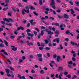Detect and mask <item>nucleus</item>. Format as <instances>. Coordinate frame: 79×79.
<instances>
[{
    "mask_svg": "<svg viewBox=\"0 0 79 79\" xmlns=\"http://www.w3.org/2000/svg\"><path fill=\"white\" fill-rule=\"evenodd\" d=\"M66 77L69 78V79H70V78H71V75L70 74L67 75Z\"/></svg>",
    "mask_w": 79,
    "mask_h": 79,
    "instance_id": "nucleus-22",
    "label": "nucleus"
},
{
    "mask_svg": "<svg viewBox=\"0 0 79 79\" xmlns=\"http://www.w3.org/2000/svg\"><path fill=\"white\" fill-rule=\"evenodd\" d=\"M7 61H8V62H9V64H11V61H10V59H7Z\"/></svg>",
    "mask_w": 79,
    "mask_h": 79,
    "instance_id": "nucleus-59",
    "label": "nucleus"
},
{
    "mask_svg": "<svg viewBox=\"0 0 79 79\" xmlns=\"http://www.w3.org/2000/svg\"><path fill=\"white\" fill-rule=\"evenodd\" d=\"M58 71H63V68L61 66H60L58 68Z\"/></svg>",
    "mask_w": 79,
    "mask_h": 79,
    "instance_id": "nucleus-11",
    "label": "nucleus"
},
{
    "mask_svg": "<svg viewBox=\"0 0 79 79\" xmlns=\"http://www.w3.org/2000/svg\"><path fill=\"white\" fill-rule=\"evenodd\" d=\"M24 29V27H19L17 28V30L18 31H19V30H23Z\"/></svg>",
    "mask_w": 79,
    "mask_h": 79,
    "instance_id": "nucleus-8",
    "label": "nucleus"
},
{
    "mask_svg": "<svg viewBox=\"0 0 79 79\" xmlns=\"http://www.w3.org/2000/svg\"><path fill=\"white\" fill-rule=\"evenodd\" d=\"M59 47H58L57 48V49L58 50H63V46H62V44H60L59 45Z\"/></svg>",
    "mask_w": 79,
    "mask_h": 79,
    "instance_id": "nucleus-10",
    "label": "nucleus"
},
{
    "mask_svg": "<svg viewBox=\"0 0 79 79\" xmlns=\"http://www.w3.org/2000/svg\"><path fill=\"white\" fill-rule=\"evenodd\" d=\"M56 11L57 12V13H61V10H56Z\"/></svg>",
    "mask_w": 79,
    "mask_h": 79,
    "instance_id": "nucleus-64",
    "label": "nucleus"
},
{
    "mask_svg": "<svg viewBox=\"0 0 79 79\" xmlns=\"http://www.w3.org/2000/svg\"><path fill=\"white\" fill-rule=\"evenodd\" d=\"M26 42L27 45H28V46H30V43H29V41H27Z\"/></svg>",
    "mask_w": 79,
    "mask_h": 79,
    "instance_id": "nucleus-45",
    "label": "nucleus"
},
{
    "mask_svg": "<svg viewBox=\"0 0 79 79\" xmlns=\"http://www.w3.org/2000/svg\"><path fill=\"white\" fill-rule=\"evenodd\" d=\"M7 15L10 16H11V13L9 12L7 14Z\"/></svg>",
    "mask_w": 79,
    "mask_h": 79,
    "instance_id": "nucleus-54",
    "label": "nucleus"
},
{
    "mask_svg": "<svg viewBox=\"0 0 79 79\" xmlns=\"http://www.w3.org/2000/svg\"><path fill=\"white\" fill-rule=\"evenodd\" d=\"M5 52V51L4 49L1 50L0 51V52H3L4 55H6L8 56V54H7V52Z\"/></svg>",
    "mask_w": 79,
    "mask_h": 79,
    "instance_id": "nucleus-5",
    "label": "nucleus"
},
{
    "mask_svg": "<svg viewBox=\"0 0 79 79\" xmlns=\"http://www.w3.org/2000/svg\"><path fill=\"white\" fill-rule=\"evenodd\" d=\"M40 74H44L45 72H44V71L43 69L41 70L40 71Z\"/></svg>",
    "mask_w": 79,
    "mask_h": 79,
    "instance_id": "nucleus-21",
    "label": "nucleus"
},
{
    "mask_svg": "<svg viewBox=\"0 0 79 79\" xmlns=\"http://www.w3.org/2000/svg\"><path fill=\"white\" fill-rule=\"evenodd\" d=\"M77 77V76H76V75H74L71 79H74L75 78H76Z\"/></svg>",
    "mask_w": 79,
    "mask_h": 79,
    "instance_id": "nucleus-55",
    "label": "nucleus"
},
{
    "mask_svg": "<svg viewBox=\"0 0 79 79\" xmlns=\"http://www.w3.org/2000/svg\"><path fill=\"white\" fill-rule=\"evenodd\" d=\"M49 19H50V20L53 21V20H55V18L52 17H50L49 18Z\"/></svg>",
    "mask_w": 79,
    "mask_h": 79,
    "instance_id": "nucleus-24",
    "label": "nucleus"
},
{
    "mask_svg": "<svg viewBox=\"0 0 79 79\" xmlns=\"http://www.w3.org/2000/svg\"><path fill=\"white\" fill-rule=\"evenodd\" d=\"M39 4L40 5H42V4H43V2H42V0H40L39 1Z\"/></svg>",
    "mask_w": 79,
    "mask_h": 79,
    "instance_id": "nucleus-18",
    "label": "nucleus"
},
{
    "mask_svg": "<svg viewBox=\"0 0 79 79\" xmlns=\"http://www.w3.org/2000/svg\"><path fill=\"white\" fill-rule=\"evenodd\" d=\"M0 74L2 75V76H3V74H4V72L3 71H1L0 72Z\"/></svg>",
    "mask_w": 79,
    "mask_h": 79,
    "instance_id": "nucleus-52",
    "label": "nucleus"
},
{
    "mask_svg": "<svg viewBox=\"0 0 79 79\" xmlns=\"http://www.w3.org/2000/svg\"><path fill=\"white\" fill-rule=\"evenodd\" d=\"M44 41H45V44H48V42H49L48 40L47 39L44 40Z\"/></svg>",
    "mask_w": 79,
    "mask_h": 79,
    "instance_id": "nucleus-19",
    "label": "nucleus"
},
{
    "mask_svg": "<svg viewBox=\"0 0 79 79\" xmlns=\"http://www.w3.org/2000/svg\"><path fill=\"white\" fill-rule=\"evenodd\" d=\"M18 5H19V7H20V8H23V6L21 3H18Z\"/></svg>",
    "mask_w": 79,
    "mask_h": 79,
    "instance_id": "nucleus-20",
    "label": "nucleus"
},
{
    "mask_svg": "<svg viewBox=\"0 0 79 79\" xmlns=\"http://www.w3.org/2000/svg\"><path fill=\"white\" fill-rule=\"evenodd\" d=\"M4 42H5L6 45L7 46V47H8L9 46H8V42H7V41H6V40H4Z\"/></svg>",
    "mask_w": 79,
    "mask_h": 79,
    "instance_id": "nucleus-33",
    "label": "nucleus"
},
{
    "mask_svg": "<svg viewBox=\"0 0 79 79\" xmlns=\"http://www.w3.org/2000/svg\"><path fill=\"white\" fill-rule=\"evenodd\" d=\"M0 47H3V48H5V46L3 45V44L1 43L0 44Z\"/></svg>",
    "mask_w": 79,
    "mask_h": 79,
    "instance_id": "nucleus-32",
    "label": "nucleus"
},
{
    "mask_svg": "<svg viewBox=\"0 0 79 79\" xmlns=\"http://www.w3.org/2000/svg\"><path fill=\"white\" fill-rule=\"evenodd\" d=\"M66 34H69L70 33V31L69 30H67L65 32Z\"/></svg>",
    "mask_w": 79,
    "mask_h": 79,
    "instance_id": "nucleus-29",
    "label": "nucleus"
},
{
    "mask_svg": "<svg viewBox=\"0 0 79 79\" xmlns=\"http://www.w3.org/2000/svg\"><path fill=\"white\" fill-rule=\"evenodd\" d=\"M55 34H60V31H56V32H55Z\"/></svg>",
    "mask_w": 79,
    "mask_h": 79,
    "instance_id": "nucleus-44",
    "label": "nucleus"
},
{
    "mask_svg": "<svg viewBox=\"0 0 79 79\" xmlns=\"http://www.w3.org/2000/svg\"><path fill=\"white\" fill-rule=\"evenodd\" d=\"M1 24H3V25H5V22L4 21H1Z\"/></svg>",
    "mask_w": 79,
    "mask_h": 79,
    "instance_id": "nucleus-63",
    "label": "nucleus"
},
{
    "mask_svg": "<svg viewBox=\"0 0 79 79\" xmlns=\"http://www.w3.org/2000/svg\"><path fill=\"white\" fill-rule=\"evenodd\" d=\"M56 60L57 62H60V60H61V57L59 56H57Z\"/></svg>",
    "mask_w": 79,
    "mask_h": 79,
    "instance_id": "nucleus-9",
    "label": "nucleus"
},
{
    "mask_svg": "<svg viewBox=\"0 0 79 79\" xmlns=\"http://www.w3.org/2000/svg\"><path fill=\"white\" fill-rule=\"evenodd\" d=\"M31 25L32 26L33 25H35L36 24V22H31V23H30Z\"/></svg>",
    "mask_w": 79,
    "mask_h": 79,
    "instance_id": "nucleus-26",
    "label": "nucleus"
},
{
    "mask_svg": "<svg viewBox=\"0 0 79 79\" xmlns=\"http://www.w3.org/2000/svg\"><path fill=\"white\" fill-rule=\"evenodd\" d=\"M64 18L65 19H68L69 18V15L67 14H64Z\"/></svg>",
    "mask_w": 79,
    "mask_h": 79,
    "instance_id": "nucleus-6",
    "label": "nucleus"
},
{
    "mask_svg": "<svg viewBox=\"0 0 79 79\" xmlns=\"http://www.w3.org/2000/svg\"><path fill=\"white\" fill-rule=\"evenodd\" d=\"M11 8H12L13 11L15 12V13H16V10H15V8L13 7H11Z\"/></svg>",
    "mask_w": 79,
    "mask_h": 79,
    "instance_id": "nucleus-25",
    "label": "nucleus"
},
{
    "mask_svg": "<svg viewBox=\"0 0 79 79\" xmlns=\"http://www.w3.org/2000/svg\"><path fill=\"white\" fill-rule=\"evenodd\" d=\"M37 55L38 57H42V54H38Z\"/></svg>",
    "mask_w": 79,
    "mask_h": 79,
    "instance_id": "nucleus-35",
    "label": "nucleus"
},
{
    "mask_svg": "<svg viewBox=\"0 0 79 79\" xmlns=\"http://www.w3.org/2000/svg\"><path fill=\"white\" fill-rule=\"evenodd\" d=\"M30 9L32 10H35V8L33 6H31L30 7Z\"/></svg>",
    "mask_w": 79,
    "mask_h": 79,
    "instance_id": "nucleus-40",
    "label": "nucleus"
},
{
    "mask_svg": "<svg viewBox=\"0 0 79 79\" xmlns=\"http://www.w3.org/2000/svg\"><path fill=\"white\" fill-rule=\"evenodd\" d=\"M72 59L73 61H75L76 60V59L74 57H72Z\"/></svg>",
    "mask_w": 79,
    "mask_h": 79,
    "instance_id": "nucleus-60",
    "label": "nucleus"
},
{
    "mask_svg": "<svg viewBox=\"0 0 79 79\" xmlns=\"http://www.w3.org/2000/svg\"><path fill=\"white\" fill-rule=\"evenodd\" d=\"M44 49L46 50V51H48L50 50V48H48V47H46L44 48Z\"/></svg>",
    "mask_w": 79,
    "mask_h": 79,
    "instance_id": "nucleus-15",
    "label": "nucleus"
},
{
    "mask_svg": "<svg viewBox=\"0 0 79 79\" xmlns=\"http://www.w3.org/2000/svg\"><path fill=\"white\" fill-rule=\"evenodd\" d=\"M33 13L35 15V16H38V14L37 13H36V12L35 11H34L33 12Z\"/></svg>",
    "mask_w": 79,
    "mask_h": 79,
    "instance_id": "nucleus-49",
    "label": "nucleus"
},
{
    "mask_svg": "<svg viewBox=\"0 0 79 79\" xmlns=\"http://www.w3.org/2000/svg\"><path fill=\"white\" fill-rule=\"evenodd\" d=\"M38 60L40 61H43V59L42 57L39 58Z\"/></svg>",
    "mask_w": 79,
    "mask_h": 79,
    "instance_id": "nucleus-38",
    "label": "nucleus"
},
{
    "mask_svg": "<svg viewBox=\"0 0 79 79\" xmlns=\"http://www.w3.org/2000/svg\"><path fill=\"white\" fill-rule=\"evenodd\" d=\"M33 32L35 35L36 36L37 35V32L35 31H33Z\"/></svg>",
    "mask_w": 79,
    "mask_h": 79,
    "instance_id": "nucleus-27",
    "label": "nucleus"
},
{
    "mask_svg": "<svg viewBox=\"0 0 79 79\" xmlns=\"http://www.w3.org/2000/svg\"><path fill=\"white\" fill-rule=\"evenodd\" d=\"M27 34L29 37H31V41H34V39H33V36H34V34H31L29 32H27Z\"/></svg>",
    "mask_w": 79,
    "mask_h": 79,
    "instance_id": "nucleus-2",
    "label": "nucleus"
},
{
    "mask_svg": "<svg viewBox=\"0 0 79 79\" xmlns=\"http://www.w3.org/2000/svg\"><path fill=\"white\" fill-rule=\"evenodd\" d=\"M69 2L70 4L71 5H73V2H71V1H69Z\"/></svg>",
    "mask_w": 79,
    "mask_h": 79,
    "instance_id": "nucleus-61",
    "label": "nucleus"
},
{
    "mask_svg": "<svg viewBox=\"0 0 79 79\" xmlns=\"http://www.w3.org/2000/svg\"><path fill=\"white\" fill-rule=\"evenodd\" d=\"M12 50H13V51H15V52H16V51L18 50V48L17 47L15 48H12Z\"/></svg>",
    "mask_w": 79,
    "mask_h": 79,
    "instance_id": "nucleus-23",
    "label": "nucleus"
},
{
    "mask_svg": "<svg viewBox=\"0 0 79 79\" xmlns=\"http://www.w3.org/2000/svg\"><path fill=\"white\" fill-rule=\"evenodd\" d=\"M70 11H71V15H73L74 14V10H73V9H70Z\"/></svg>",
    "mask_w": 79,
    "mask_h": 79,
    "instance_id": "nucleus-16",
    "label": "nucleus"
},
{
    "mask_svg": "<svg viewBox=\"0 0 79 79\" xmlns=\"http://www.w3.org/2000/svg\"><path fill=\"white\" fill-rule=\"evenodd\" d=\"M48 35H52V34H53V32L50 31H48Z\"/></svg>",
    "mask_w": 79,
    "mask_h": 79,
    "instance_id": "nucleus-13",
    "label": "nucleus"
},
{
    "mask_svg": "<svg viewBox=\"0 0 79 79\" xmlns=\"http://www.w3.org/2000/svg\"><path fill=\"white\" fill-rule=\"evenodd\" d=\"M6 26H12V24H11V23H6Z\"/></svg>",
    "mask_w": 79,
    "mask_h": 79,
    "instance_id": "nucleus-31",
    "label": "nucleus"
},
{
    "mask_svg": "<svg viewBox=\"0 0 79 79\" xmlns=\"http://www.w3.org/2000/svg\"><path fill=\"white\" fill-rule=\"evenodd\" d=\"M8 9V7H7L6 8H5L3 9V11H6V10H7Z\"/></svg>",
    "mask_w": 79,
    "mask_h": 79,
    "instance_id": "nucleus-47",
    "label": "nucleus"
},
{
    "mask_svg": "<svg viewBox=\"0 0 79 79\" xmlns=\"http://www.w3.org/2000/svg\"><path fill=\"white\" fill-rule=\"evenodd\" d=\"M58 18L59 19H61L62 18V16L60 15H59L57 16Z\"/></svg>",
    "mask_w": 79,
    "mask_h": 79,
    "instance_id": "nucleus-43",
    "label": "nucleus"
},
{
    "mask_svg": "<svg viewBox=\"0 0 79 79\" xmlns=\"http://www.w3.org/2000/svg\"><path fill=\"white\" fill-rule=\"evenodd\" d=\"M29 57L30 58H32H32H34V56H33L32 55H30L29 56Z\"/></svg>",
    "mask_w": 79,
    "mask_h": 79,
    "instance_id": "nucleus-46",
    "label": "nucleus"
},
{
    "mask_svg": "<svg viewBox=\"0 0 79 79\" xmlns=\"http://www.w3.org/2000/svg\"><path fill=\"white\" fill-rule=\"evenodd\" d=\"M53 41L54 42L56 41L57 43V44H59L60 42V38H56L54 40H53Z\"/></svg>",
    "mask_w": 79,
    "mask_h": 79,
    "instance_id": "nucleus-4",
    "label": "nucleus"
},
{
    "mask_svg": "<svg viewBox=\"0 0 79 79\" xmlns=\"http://www.w3.org/2000/svg\"><path fill=\"white\" fill-rule=\"evenodd\" d=\"M50 6H52V8L54 10L56 9V7H55V1L54 0H51V3L50 4Z\"/></svg>",
    "mask_w": 79,
    "mask_h": 79,
    "instance_id": "nucleus-1",
    "label": "nucleus"
},
{
    "mask_svg": "<svg viewBox=\"0 0 79 79\" xmlns=\"http://www.w3.org/2000/svg\"><path fill=\"white\" fill-rule=\"evenodd\" d=\"M6 71V73H7V74H9V73H10V70L8 69H5Z\"/></svg>",
    "mask_w": 79,
    "mask_h": 79,
    "instance_id": "nucleus-17",
    "label": "nucleus"
},
{
    "mask_svg": "<svg viewBox=\"0 0 79 79\" xmlns=\"http://www.w3.org/2000/svg\"><path fill=\"white\" fill-rule=\"evenodd\" d=\"M70 43H71V44H72V46H73L74 45H76V43H75L73 41H71V42H70Z\"/></svg>",
    "mask_w": 79,
    "mask_h": 79,
    "instance_id": "nucleus-28",
    "label": "nucleus"
},
{
    "mask_svg": "<svg viewBox=\"0 0 79 79\" xmlns=\"http://www.w3.org/2000/svg\"><path fill=\"white\" fill-rule=\"evenodd\" d=\"M52 26H60V24L58 23H52Z\"/></svg>",
    "mask_w": 79,
    "mask_h": 79,
    "instance_id": "nucleus-7",
    "label": "nucleus"
},
{
    "mask_svg": "<svg viewBox=\"0 0 79 79\" xmlns=\"http://www.w3.org/2000/svg\"><path fill=\"white\" fill-rule=\"evenodd\" d=\"M23 60H22V59H20L19 60V63H22V62H23Z\"/></svg>",
    "mask_w": 79,
    "mask_h": 79,
    "instance_id": "nucleus-39",
    "label": "nucleus"
},
{
    "mask_svg": "<svg viewBox=\"0 0 79 79\" xmlns=\"http://www.w3.org/2000/svg\"><path fill=\"white\" fill-rule=\"evenodd\" d=\"M64 75H67L68 74V73L67 72L65 71L64 72Z\"/></svg>",
    "mask_w": 79,
    "mask_h": 79,
    "instance_id": "nucleus-57",
    "label": "nucleus"
},
{
    "mask_svg": "<svg viewBox=\"0 0 79 79\" xmlns=\"http://www.w3.org/2000/svg\"><path fill=\"white\" fill-rule=\"evenodd\" d=\"M44 34V32L43 31H41L40 35L42 36H43Z\"/></svg>",
    "mask_w": 79,
    "mask_h": 79,
    "instance_id": "nucleus-50",
    "label": "nucleus"
},
{
    "mask_svg": "<svg viewBox=\"0 0 79 79\" xmlns=\"http://www.w3.org/2000/svg\"><path fill=\"white\" fill-rule=\"evenodd\" d=\"M75 4L77 6H79V2L75 1Z\"/></svg>",
    "mask_w": 79,
    "mask_h": 79,
    "instance_id": "nucleus-30",
    "label": "nucleus"
},
{
    "mask_svg": "<svg viewBox=\"0 0 79 79\" xmlns=\"http://www.w3.org/2000/svg\"><path fill=\"white\" fill-rule=\"evenodd\" d=\"M5 2L6 3H8L10 2V1L9 0H6Z\"/></svg>",
    "mask_w": 79,
    "mask_h": 79,
    "instance_id": "nucleus-56",
    "label": "nucleus"
},
{
    "mask_svg": "<svg viewBox=\"0 0 79 79\" xmlns=\"http://www.w3.org/2000/svg\"><path fill=\"white\" fill-rule=\"evenodd\" d=\"M22 36H18V38L19 39H21L22 37L24 38H25V35H24V33H22Z\"/></svg>",
    "mask_w": 79,
    "mask_h": 79,
    "instance_id": "nucleus-3",
    "label": "nucleus"
},
{
    "mask_svg": "<svg viewBox=\"0 0 79 79\" xmlns=\"http://www.w3.org/2000/svg\"><path fill=\"white\" fill-rule=\"evenodd\" d=\"M62 25H60V30H62V31H64V28H63L62 27Z\"/></svg>",
    "mask_w": 79,
    "mask_h": 79,
    "instance_id": "nucleus-34",
    "label": "nucleus"
},
{
    "mask_svg": "<svg viewBox=\"0 0 79 79\" xmlns=\"http://www.w3.org/2000/svg\"><path fill=\"white\" fill-rule=\"evenodd\" d=\"M30 26H31V24H30V23H28L27 24V27H30Z\"/></svg>",
    "mask_w": 79,
    "mask_h": 79,
    "instance_id": "nucleus-51",
    "label": "nucleus"
},
{
    "mask_svg": "<svg viewBox=\"0 0 79 79\" xmlns=\"http://www.w3.org/2000/svg\"><path fill=\"white\" fill-rule=\"evenodd\" d=\"M68 64H73V61H69Z\"/></svg>",
    "mask_w": 79,
    "mask_h": 79,
    "instance_id": "nucleus-48",
    "label": "nucleus"
},
{
    "mask_svg": "<svg viewBox=\"0 0 79 79\" xmlns=\"http://www.w3.org/2000/svg\"><path fill=\"white\" fill-rule=\"evenodd\" d=\"M9 22H10H10H11L12 23H14V19H12L11 18H9Z\"/></svg>",
    "mask_w": 79,
    "mask_h": 79,
    "instance_id": "nucleus-14",
    "label": "nucleus"
},
{
    "mask_svg": "<svg viewBox=\"0 0 79 79\" xmlns=\"http://www.w3.org/2000/svg\"><path fill=\"white\" fill-rule=\"evenodd\" d=\"M46 6H44L42 7V8L44 10H45V8H46Z\"/></svg>",
    "mask_w": 79,
    "mask_h": 79,
    "instance_id": "nucleus-53",
    "label": "nucleus"
},
{
    "mask_svg": "<svg viewBox=\"0 0 79 79\" xmlns=\"http://www.w3.org/2000/svg\"><path fill=\"white\" fill-rule=\"evenodd\" d=\"M57 57V56L56 55V54H55L53 55V58H54V59H56Z\"/></svg>",
    "mask_w": 79,
    "mask_h": 79,
    "instance_id": "nucleus-37",
    "label": "nucleus"
},
{
    "mask_svg": "<svg viewBox=\"0 0 79 79\" xmlns=\"http://www.w3.org/2000/svg\"><path fill=\"white\" fill-rule=\"evenodd\" d=\"M2 31H3V28L2 27L0 28V32H2Z\"/></svg>",
    "mask_w": 79,
    "mask_h": 79,
    "instance_id": "nucleus-62",
    "label": "nucleus"
},
{
    "mask_svg": "<svg viewBox=\"0 0 79 79\" xmlns=\"http://www.w3.org/2000/svg\"><path fill=\"white\" fill-rule=\"evenodd\" d=\"M31 72V73H35V70H34L33 69H32Z\"/></svg>",
    "mask_w": 79,
    "mask_h": 79,
    "instance_id": "nucleus-58",
    "label": "nucleus"
},
{
    "mask_svg": "<svg viewBox=\"0 0 79 79\" xmlns=\"http://www.w3.org/2000/svg\"><path fill=\"white\" fill-rule=\"evenodd\" d=\"M26 31L27 32H31V30L29 29H27L26 30Z\"/></svg>",
    "mask_w": 79,
    "mask_h": 79,
    "instance_id": "nucleus-41",
    "label": "nucleus"
},
{
    "mask_svg": "<svg viewBox=\"0 0 79 79\" xmlns=\"http://www.w3.org/2000/svg\"><path fill=\"white\" fill-rule=\"evenodd\" d=\"M40 28L42 29H46V28L44 26H41Z\"/></svg>",
    "mask_w": 79,
    "mask_h": 79,
    "instance_id": "nucleus-42",
    "label": "nucleus"
},
{
    "mask_svg": "<svg viewBox=\"0 0 79 79\" xmlns=\"http://www.w3.org/2000/svg\"><path fill=\"white\" fill-rule=\"evenodd\" d=\"M3 21H6L7 22H9V18L7 19L6 18H4L3 19Z\"/></svg>",
    "mask_w": 79,
    "mask_h": 79,
    "instance_id": "nucleus-12",
    "label": "nucleus"
},
{
    "mask_svg": "<svg viewBox=\"0 0 79 79\" xmlns=\"http://www.w3.org/2000/svg\"><path fill=\"white\" fill-rule=\"evenodd\" d=\"M18 29L17 30H15V31H14V34H16V35H17L18 34V33H17V32H18Z\"/></svg>",
    "mask_w": 79,
    "mask_h": 79,
    "instance_id": "nucleus-36",
    "label": "nucleus"
}]
</instances>
